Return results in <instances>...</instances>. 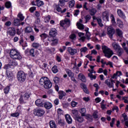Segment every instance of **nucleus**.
Instances as JSON below:
<instances>
[{
	"mask_svg": "<svg viewBox=\"0 0 128 128\" xmlns=\"http://www.w3.org/2000/svg\"><path fill=\"white\" fill-rule=\"evenodd\" d=\"M50 20V16L48 15L44 16V22H48Z\"/></svg>",
	"mask_w": 128,
	"mask_h": 128,
	"instance_id": "58836bf2",
	"label": "nucleus"
},
{
	"mask_svg": "<svg viewBox=\"0 0 128 128\" xmlns=\"http://www.w3.org/2000/svg\"><path fill=\"white\" fill-rule=\"evenodd\" d=\"M122 116L124 118V120H122V122L128 121V116L126 115V113L122 114Z\"/></svg>",
	"mask_w": 128,
	"mask_h": 128,
	"instance_id": "f704fd0d",
	"label": "nucleus"
},
{
	"mask_svg": "<svg viewBox=\"0 0 128 128\" xmlns=\"http://www.w3.org/2000/svg\"><path fill=\"white\" fill-rule=\"evenodd\" d=\"M88 51V48L84 47L80 50V52H86Z\"/></svg>",
	"mask_w": 128,
	"mask_h": 128,
	"instance_id": "6e6d98bb",
	"label": "nucleus"
},
{
	"mask_svg": "<svg viewBox=\"0 0 128 128\" xmlns=\"http://www.w3.org/2000/svg\"><path fill=\"white\" fill-rule=\"evenodd\" d=\"M5 6L6 8H10L12 6V3H10V2H6Z\"/></svg>",
	"mask_w": 128,
	"mask_h": 128,
	"instance_id": "09e8293b",
	"label": "nucleus"
},
{
	"mask_svg": "<svg viewBox=\"0 0 128 128\" xmlns=\"http://www.w3.org/2000/svg\"><path fill=\"white\" fill-rule=\"evenodd\" d=\"M102 18L104 22L110 21V13L108 11H105L102 12Z\"/></svg>",
	"mask_w": 128,
	"mask_h": 128,
	"instance_id": "6e6552de",
	"label": "nucleus"
},
{
	"mask_svg": "<svg viewBox=\"0 0 128 128\" xmlns=\"http://www.w3.org/2000/svg\"><path fill=\"white\" fill-rule=\"evenodd\" d=\"M116 22L117 24L118 25L119 28H124V22H122V20H120V19L118 18L116 20Z\"/></svg>",
	"mask_w": 128,
	"mask_h": 128,
	"instance_id": "b1692460",
	"label": "nucleus"
},
{
	"mask_svg": "<svg viewBox=\"0 0 128 128\" xmlns=\"http://www.w3.org/2000/svg\"><path fill=\"white\" fill-rule=\"evenodd\" d=\"M9 64L12 66H18V62L16 60H12L10 62Z\"/></svg>",
	"mask_w": 128,
	"mask_h": 128,
	"instance_id": "37998d69",
	"label": "nucleus"
},
{
	"mask_svg": "<svg viewBox=\"0 0 128 128\" xmlns=\"http://www.w3.org/2000/svg\"><path fill=\"white\" fill-rule=\"evenodd\" d=\"M88 12L91 16H94L96 14V9L94 8L89 9Z\"/></svg>",
	"mask_w": 128,
	"mask_h": 128,
	"instance_id": "393cba45",
	"label": "nucleus"
},
{
	"mask_svg": "<svg viewBox=\"0 0 128 128\" xmlns=\"http://www.w3.org/2000/svg\"><path fill=\"white\" fill-rule=\"evenodd\" d=\"M68 52L70 54V56H74L76 52H78V50L76 49H74L70 47L68 48Z\"/></svg>",
	"mask_w": 128,
	"mask_h": 128,
	"instance_id": "9d476101",
	"label": "nucleus"
},
{
	"mask_svg": "<svg viewBox=\"0 0 128 128\" xmlns=\"http://www.w3.org/2000/svg\"><path fill=\"white\" fill-rule=\"evenodd\" d=\"M32 46L34 48H40V44L38 43L34 42L32 44Z\"/></svg>",
	"mask_w": 128,
	"mask_h": 128,
	"instance_id": "c9c22d12",
	"label": "nucleus"
},
{
	"mask_svg": "<svg viewBox=\"0 0 128 128\" xmlns=\"http://www.w3.org/2000/svg\"><path fill=\"white\" fill-rule=\"evenodd\" d=\"M107 31L108 32H114L115 30L112 26H108L107 28Z\"/></svg>",
	"mask_w": 128,
	"mask_h": 128,
	"instance_id": "e433bc0d",
	"label": "nucleus"
},
{
	"mask_svg": "<svg viewBox=\"0 0 128 128\" xmlns=\"http://www.w3.org/2000/svg\"><path fill=\"white\" fill-rule=\"evenodd\" d=\"M52 70L54 74H56L58 72V66H54L52 68Z\"/></svg>",
	"mask_w": 128,
	"mask_h": 128,
	"instance_id": "4c0bfd02",
	"label": "nucleus"
},
{
	"mask_svg": "<svg viewBox=\"0 0 128 128\" xmlns=\"http://www.w3.org/2000/svg\"><path fill=\"white\" fill-rule=\"evenodd\" d=\"M86 110L85 108H81L80 110V113L81 114L82 116H86Z\"/></svg>",
	"mask_w": 128,
	"mask_h": 128,
	"instance_id": "72a5a7b5",
	"label": "nucleus"
},
{
	"mask_svg": "<svg viewBox=\"0 0 128 128\" xmlns=\"http://www.w3.org/2000/svg\"><path fill=\"white\" fill-rule=\"evenodd\" d=\"M30 54L32 56H34V49L32 48L30 51Z\"/></svg>",
	"mask_w": 128,
	"mask_h": 128,
	"instance_id": "052dcab7",
	"label": "nucleus"
},
{
	"mask_svg": "<svg viewBox=\"0 0 128 128\" xmlns=\"http://www.w3.org/2000/svg\"><path fill=\"white\" fill-rule=\"evenodd\" d=\"M104 84H106V86H108V88H113L112 87V84L110 79L106 80H105Z\"/></svg>",
	"mask_w": 128,
	"mask_h": 128,
	"instance_id": "412c9836",
	"label": "nucleus"
},
{
	"mask_svg": "<svg viewBox=\"0 0 128 128\" xmlns=\"http://www.w3.org/2000/svg\"><path fill=\"white\" fill-rule=\"evenodd\" d=\"M92 116L94 118H98V112H95L93 113Z\"/></svg>",
	"mask_w": 128,
	"mask_h": 128,
	"instance_id": "680f3d73",
	"label": "nucleus"
},
{
	"mask_svg": "<svg viewBox=\"0 0 128 128\" xmlns=\"http://www.w3.org/2000/svg\"><path fill=\"white\" fill-rule=\"evenodd\" d=\"M66 122H68V124H70L72 123V117L69 114H66L65 116Z\"/></svg>",
	"mask_w": 128,
	"mask_h": 128,
	"instance_id": "dca6fc26",
	"label": "nucleus"
},
{
	"mask_svg": "<svg viewBox=\"0 0 128 128\" xmlns=\"http://www.w3.org/2000/svg\"><path fill=\"white\" fill-rule=\"evenodd\" d=\"M18 18H20V22H22V20H24V16L22 14V13H20V12L18 14Z\"/></svg>",
	"mask_w": 128,
	"mask_h": 128,
	"instance_id": "c03bdc74",
	"label": "nucleus"
},
{
	"mask_svg": "<svg viewBox=\"0 0 128 128\" xmlns=\"http://www.w3.org/2000/svg\"><path fill=\"white\" fill-rule=\"evenodd\" d=\"M66 72L68 74V76H69L70 78L72 76H74V72H72V70H70L66 69Z\"/></svg>",
	"mask_w": 128,
	"mask_h": 128,
	"instance_id": "4be33fe9",
	"label": "nucleus"
},
{
	"mask_svg": "<svg viewBox=\"0 0 128 128\" xmlns=\"http://www.w3.org/2000/svg\"><path fill=\"white\" fill-rule=\"evenodd\" d=\"M24 100H28V98H30V92H28L24 93V94H23Z\"/></svg>",
	"mask_w": 128,
	"mask_h": 128,
	"instance_id": "6ab92c4d",
	"label": "nucleus"
},
{
	"mask_svg": "<svg viewBox=\"0 0 128 128\" xmlns=\"http://www.w3.org/2000/svg\"><path fill=\"white\" fill-rule=\"evenodd\" d=\"M10 86H7L4 89V92L6 94H8V92H10Z\"/></svg>",
	"mask_w": 128,
	"mask_h": 128,
	"instance_id": "864d4df0",
	"label": "nucleus"
},
{
	"mask_svg": "<svg viewBox=\"0 0 128 128\" xmlns=\"http://www.w3.org/2000/svg\"><path fill=\"white\" fill-rule=\"evenodd\" d=\"M82 116H77L76 118V120L78 122H83L84 119V118H82Z\"/></svg>",
	"mask_w": 128,
	"mask_h": 128,
	"instance_id": "a878e982",
	"label": "nucleus"
},
{
	"mask_svg": "<svg viewBox=\"0 0 128 128\" xmlns=\"http://www.w3.org/2000/svg\"><path fill=\"white\" fill-rule=\"evenodd\" d=\"M36 2L37 6H44V2L40 0H36Z\"/></svg>",
	"mask_w": 128,
	"mask_h": 128,
	"instance_id": "2f4dec72",
	"label": "nucleus"
},
{
	"mask_svg": "<svg viewBox=\"0 0 128 128\" xmlns=\"http://www.w3.org/2000/svg\"><path fill=\"white\" fill-rule=\"evenodd\" d=\"M80 88L82 90H83L84 92H86V94H89L88 90V88H86V85L84 83H81L80 84Z\"/></svg>",
	"mask_w": 128,
	"mask_h": 128,
	"instance_id": "4468645a",
	"label": "nucleus"
},
{
	"mask_svg": "<svg viewBox=\"0 0 128 128\" xmlns=\"http://www.w3.org/2000/svg\"><path fill=\"white\" fill-rule=\"evenodd\" d=\"M16 28H8V32H16Z\"/></svg>",
	"mask_w": 128,
	"mask_h": 128,
	"instance_id": "4d7b16f0",
	"label": "nucleus"
},
{
	"mask_svg": "<svg viewBox=\"0 0 128 128\" xmlns=\"http://www.w3.org/2000/svg\"><path fill=\"white\" fill-rule=\"evenodd\" d=\"M54 84H58V82H60V78H58V77H54Z\"/></svg>",
	"mask_w": 128,
	"mask_h": 128,
	"instance_id": "bf43d9fd",
	"label": "nucleus"
},
{
	"mask_svg": "<svg viewBox=\"0 0 128 128\" xmlns=\"http://www.w3.org/2000/svg\"><path fill=\"white\" fill-rule=\"evenodd\" d=\"M28 76L30 78H33L34 77V73L32 72V71H30L28 72Z\"/></svg>",
	"mask_w": 128,
	"mask_h": 128,
	"instance_id": "774afa93",
	"label": "nucleus"
},
{
	"mask_svg": "<svg viewBox=\"0 0 128 128\" xmlns=\"http://www.w3.org/2000/svg\"><path fill=\"white\" fill-rule=\"evenodd\" d=\"M50 128H56V124L54 120H51L50 122Z\"/></svg>",
	"mask_w": 128,
	"mask_h": 128,
	"instance_id": "c756f323",
	"label": "nucleus"
},
{
	"mask_svg": "<svg viewBox=\"0 0 128 128\" xmlns=\"http://www.w3.org/2000/svg\"><path fill=\"white\" fill-rule=\"evenodd\" d=\"M78 78L80 80H82V82H86V76H84V75L80 73V74H78Z\"/></svg>",
	"mask_w": 128,
	"mask_h": 128,
	"instance_id": "f3484780",
	"label": "nucleus"
},
{
	"mask_svg": "<svg viewBox=\"0 0 128 128\" xmlns=\"http://www.w3.org/2000/svg\"><path fill=\"white\" fill-rule=\"evenodd\" d=\"M102 50L104 54V56L106 58H110L112 56V54H114V52L106 46H102Z\"/></svg>",
	"mask_w": 128,
	"mask_h": 128,
	"instance_id": "f03ea898",
	"label": "nucleus"
},
{
	"mask_svg": "<svg viewBox=\"0 0 128 128\" xmlns=\"http://www.w3.org/2000/svg\"><path fill=\"white\" fill-rule=\"evenodd\" d=\"M116 12L120 18H124V20L126 18V14H124V12H122V10L120 9H118Z\"/></svg>",
	"mask_w": 128,
	"mask_h": 128,
	"instance_id": "1a4fd4ad",
	"label": "nucleus"
},
{
	"mask_svg": "<svg viewBox=\"0 0 128 128\" xmlns=\"http://www.w3.org/2000/svg\"><path fill=\"white\" fill-rule=\"evenodd\" d=\"M114 122H116V118H112V122H110V126L114 128Z\"/></svg>",
	"mask_w": 128,
	"mask_h": 128,
	"instance_id": "5fc2aeb1",
	"label": "nucleus"
},
{
	"mask_svg": "<svg viewBox=\"0 0 128 128\" xmlns=\"http://www.w3.org/2000/svg\"><path fill=\"white\" fill-rule=\"evenodd\" d=\"M90 68H91L90 74H96V71L94 70V66H90Z\"/></svg>",
	"mask_w": 128,
	"mask_h": 128,
	"instance_id": "3c124183",
	"label": "nucleus"
},
{
	"mask_svg": "<svg viewBox=\"0 0 128 128\" xmlns=\"http://www.w3.org/2000/svg\"><path fill=\"white\" fill-rule=\"evenodd\" d=\"M40 84L42 86H44L45 90H50L52 86V83L50 80L46 77H42L40 80Z\"/></svg>",
	"mask_w": 128,
	"mask_h": 128,
	"instance_id": "f257e3e1",
	"label": "nucleus"
},
{
	"mask_svg": "<svg viewBox=\"0 0 128 128\" xmlns=\"http://www.w3.org/2000/svg\"><path fill=\"white\" fill-rule=\"evenodd\" d=\"M58 30L56 28H52L50 30V32H57Z\"/></svg>",
	"mask_w": 128,
	"mask_h": 128,
	"instance_id": "69168bd1",
	"label": "nucleus"
},
{
	"mask_svg": "<svg viewBox=\"0 0 128 128\" xmlns=\"http://www.w3.org/2000/svg\"><path fill=\"white\" fill-rule=\"evenodd\" d=\"M34 114L37 116H42L44 114V110L38 108L34 110Z\"/></svg>",
	"mask_w": 128,
	"mask_h": 128,
	"instance_id": "0eeeda50",
	"label": "nucleus"
},
{
	"mask_svg": "<svg viewBox=\"0 0 128 128\" xmlns=\"http://www.w3.org/2000/svg\"><path fill=\"white\" fill-rule=\"evenodd\" d=\"M112 46L114 50H116V52L120 48V46L114 43V44H112Z\"/></svg>",
	"mask_w": 128,
	"mask_h": 128,
	"instance_id": "c85d7f7f",
	"label": "nucleus"
},
{
	"mask_svg": "<svg viewBox=\"0 0 128 128\" xmlns=\"http://www.w3.org/2000/svg\"><path fill=\"white\" fill-rule=\"evenodd\" d=\"M78 110H72V116H73V118H75L78 116Z\"/></svg>",
	"mask_w": 128,
	"mask_h": 128,
	"instance_id": "5701e85b",
	"label": "nucleus"
},
{
	"mask_svg": "<svg viewBox=\"0 0 128 128\" xmlns=\"http://www.w3.org/2000/svg\"><path fill=\"white\" fill-rule=\"evenodd\" d=\"M40 36L42 40H44V38H48V34L45 33H43L40 35Z\"/></svg>",
	"mask_w": 128,
	"mask_h": 128,
	"instance_id": "603ef678",
	"label": "nucleus"
},
{
	"mask_svg": "<svg viewBox=\"0 0 128 128\" xmlns=\"http://www.w3.org/2000/svg\"><path fill=\"white\" fill-rule=\"evenodd\" d=\"M82 19H80L79 22H77L76 26L79 30H84V24H82Z\"/></svg>",
	"mask_w": 128,
	"mask_h": 128,
	"instance_id": "2eb2a0df",
	"label": "nucleus"
},
{
	"mask_svg": "<svg viewBox=\"0 0 128 128\" xmlns=\"http://www.w3.org/2000/svg\"><path fill=\"white\" fill-rule=\"evenodd\" d=\"M78 35L80 38H78L80 42H84L86 40V36H84V33L78 32Z\"/></svg>",
	"mask_w": 128,
	"mask_h": 128,
	"instance_id": "ddd939ff",
	"label": "nucleus"
},
{
	"mask_svg": "<svg viewBox=\"0 0 128 128\" xmlns=\"http://www.w3.org/2000/svg\"><path fill=\"white\" fill-rule=\"evenodd\" d=\"M60 6H64V0H60Z\"/></svg>",
	"mask_w": 128,
	"mask_h": 128,
	"instance_id": "338daca9",
	"label": "nucleus"
},
{
	"mask_svg": "<svg viewBox=\"0 0 128 128\" xmlns=\"http://www.w3.org/2000/svg\"><path fill=\"white\" fill-rule=\"evenodd\" d=\"M58 98L60 100H62L64 98V97L66 96V94L64 91H60L58 92Z\"/></svg>",
	"mask_w": 128,
	"mask_h": 128,
	"instance_id": "aec40b11",
	"label": "nucleus"
},
{
	"mask_svg": "<svg viewBox=\"0 0 128 128\" xmlns=\"http://www.w3.org/2000/svg\"><path fill=\"white\" fill-rule=\"evenodd\" d=\"M58 124L61 126H64V120L58 118Z\"/></svg>",
	"mask_w": 128,
	"mask_h": 128,
	"instance_id": "cd10ccee",
	"label": "nucleus"
},
{
	"mask_svg": "<svg viewBox=\"0 0 128 128\" xmlns=\"http://www.w3.org/2000/svg\"><path fill=\"white\" fill-rule=\"evenodd\" d=\"M20 19H14V26H20Z\"/></svg>",
	"mask_w": 128,
	"mask_h": 128,
	"instance_id": "a19ab883",
	"label": "nucleus"
},
{
	"mask_svg": "<svg viewBox=\"0 0 128 128\" xmlns=\"http://www.w3.org/2000/svg\"><path fill=\"white\" fill-rule=\"evenodd\" d=\"M56 33L54 32H50L48 36V40H51L52 42L51 43V45L56 46L58 44V40L56 39Z\"/></svg>",
	"mask_w": 128,
	"mask_h": 128,
	"instance_id": "39448f33",
	"label": "nucleus"
},
{
	"mask_svg": "<svg viewBox=\"0 0 128 128\" xmlns=\"http://www.w3.org/2000/svg\"><path fill=\"white\" fill-rule=\"evenodd\" d=\"M36 10V6L31 7L30 8V12H34V10Z\"/></svg>",
	"mask_w": 128,
	"mask_h": 128,
	"instance_id": "e2e57ef3",
	"label": "nucleus"
},
{
	"mask_svg": "<svg viewBox=\"0 0 128 128\" xmlns=\"http://www.w3.org/2000/svg\"><path fill=\"white\" fill-rule=\"evenodd\" d=\"M70 38L73 40H76V35L74 34H72L70 36Z\"/></svg>",
	"mask_w": 128,
	"mask_h": 128,
	"instance_id": "de8ad7c7",
	"label": "nucleus"
},
{
	"mask_svg": "<svg viewBox=\"0 0 128 128\" xmlns=\"http://www.w3.org/2000/svg\"><path fill=\"white\" fill-rule=\"evenodd\" d=\"M32 32V27L28 26L25 28V32Z\"/></svg>",
	"mask_w": 128,
	"mask_h": 128,
	"instance_id": "49530a36",
	"label": "nucleus"
},
{
	"mask_svg": "<svg viewBox=\"0 0 128 128\" xmlns=\"http://www.w3.org/2000/svg\"><path fill=\"white\" fill-rule=\"evenodd\" d=\"M60 26H64L65 28H68L70 26V21L68 19H65L64 20H62L60 22Z\"/></svg>",
	"mask_w": 128,
	"mask_h": 128,
	"instance_id": "423d86ee",
	"label": "nucleus"
},
{
	"mask_svg": "<svg viewBox=\"0 0 128 128\" xmlns=\"http://www.w3.org/2000/svg\"><path fill=\"white\" fill-rule=\"evenodd\" d=\"M69 4V8H74V4H76V2L74 0H72L68 2Z\"/></svg>",
	"mask_w": 128,
	"mask_h": 128,
	"instance_id": "473e14b6",
	"label": "nucleus"
},
{
	"mask_svg": "<svg viewBox=\"0 0 128 128\" xmlns=\"http://www.w3.org/2000/svg\"><path fill=\"white\" fill-rule=\"evenodd\" d=\"M88 76L89 78H90L91 80H96V76H94L92 74V73H89L88 74Z\"/></svg>",
	"mask_w": 128,
	"mask_h": 128,
	"instance_id": "a18cd8bd",
	"label": "nucleus"
},
{
	"mask_svg": "<svg viewBox=\"0 0 128 128\" xmlns=\"http://www.w3.org/2000/svg\"><path fill=\"white\" fill-rule=\"evenodd\" d=\"M57 112L58 114H62L64 111L62 109L58 108V109Z\"/></svg>",
	"mask_w": 128,
	"mask_h": 128,
	"instance_id": "0e129e2a",
	"label": "nucleus"
},
{
	"mask_svg": "<svg viewBox=\"0 0 128 128\" xmlns=\"http://www.w3.org/2000/svg\"><path fill=\"white\" fill-rule=\"evenodd\" d=\"M97 22L99 24V26L101 27L104 26V24L102 22V19L98 18L97 19Z\"/></svg>",
	"mask_w": 128,
	"mask_h": 128,
	"instance_id": "13d9d810",
	"label": "nucleus"
},
{
	"mask_svg": "<svg viewBox=\"0 0 128 128\" xmlns=\"http://www.w3.org/2000/svg\"><path fill=\"white\" fill-rule=\"evenodd\" d=\"M19 102L21 104H26V100H24V98L22 96V94L20 96V98H19Z\"/></svg>",
	"mask_w": 128,
	"mask_h": 128,
	"instance_id": "a211bd4d",
	"label": "nucleus"
},
{
	"mask_svg": "<svg viewBox=\"0 0 128 128\" xmlns=\"http://www.w3.org/2000/svg\"><path fill=\"white\" fill-rule=\"evenodd\" d=\"M44 106L46 110H50L52 108V104L49 102H44Z\"/></svg>",
	"mask_w": 128,
	"mask_h": 128,
	"instance_id": "9b49d317",
	"label": "nucleus"
},
{
	"mask_svg": "<svg viewBox=\"0 0 128 128\" xmlns=\"http://www.w3.org/2000/svg\"><path fill=\"white\" fill-rule=\"evenodd\" d=\"M35 104L37 106H44V101L40 99H38L35 102Z\"/></svg>",
	"mask_w": 128,
	"mask_h": 128,
	"instance_id": "f8f14e48",
	"label": "nucleus"
},
{
	"mask_svg": "<svg viewBox=\"0 0 128 128\" xmlns=\"http://www.w3.org/2000/svg\"><path fill=\"white\" fill-rule=\"evenodd\" d=\"M10 116H13V118H18V116H20V113L18 112L12 113Z\"/></svg>",
	"mask_w": 128,
	"mask_h": 128,
	"instance_id": "8fccbe9b",
	"label": "nucleus"
},
{
	"mask_svg": "<svg viewBox=\"0 0 128 128\" xmlns=\"http://www.w3.org/2000/svg\"><path fill=\"white\" fill-rule=\"evenodd\" d=\"M86 120H88L90 122H92V116L90 115H86Z\"/></svg>",
	"mask_w": 128,
	"mask_h": 128,
	"instance_id": "ea45409f",
	"label": "nucleus"
},
{
	"mask_svg": "<svg viewBox=\"0 0 128 128\" xmlns=\"http://www.w3.org/2000/svg\"><path fill=\"white\" fill-rule=\"evenodd\" d=\"M116 52H117V53L118 54V56H121L122 54H124V50H122V48L118 50Z\"/></svg>",
	"mask_w": 128,
	"mask_h": 128,
	"instance_id": "79ce46f5",
	"label": "nucleus"
},
{
	"mask_svg": "<svg viewBox=\"0 0 128 128\" xmlns=\"http://www.w3.org/2000/svg\"><path fill=\"white\" fill-rule=\"evenodd\" d=\"M10 56L13 60H22V55L16 49H12L10 51Z\"/></svg>",
	"mask_w": 128,
	"mask_h": 128,
	"instance_id": "7ed1b4c3",
	"label": "nucleus"
},
{
	"mask_svg": "<svg viewBox=\"0 0 128 128\" xmlns=\"http://www.w3.org/2000/svg\"><path fill=\"white\" fill-rule=\"evenodd\" d=\"M110 18L111 20L112 24H113V26H116V19L114 18V14H111L110 16Z\"/></svg>",
	"mask_w": 128,
	"mask_h": 128,
	"instance_id": "bb28decb",
	"label": "nucleus"
},
{
	"mask_svg": "<svg viewBox=\"0 0 128 128\" xmlns=\"http://www.w3.org/2000/svg\"><path fill=\"white\" fill-rule=\"evenodd\" d=\"M84 18L86 20V22H90V18H92V16L90 14H88L84 17Z\"/></svg>",
	"mask_w": 128,
	"mask_h": 128,
	"instance_id": "7c9ffc66",
	"label": "nucleus"
},
{
	"mask_svg": "<svg viewBox=\"0 0 128 128\" xmlns=\"http://www.w3.org/2000/svg\"><path fill=\"white\" fill-rule=\"evenodd\" d=\"M16 76L18 80V82H25L26 78V73H24V71L18 72L16 74Z\"/></svg>",
	"mask_w": 128,
	"mask_h": 128,
	"instance_id": "20e7f679",
	"label": "nucleus"
}]
</instances>
